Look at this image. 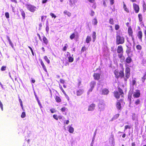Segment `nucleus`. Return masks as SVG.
Returning <instances> with one entry per match:
<instances>
[{"label": "nucleus", "instance_id": "obj_1", "mask_svg": "<svg viewBox=\"0 0 146 146\" xmlns=\"http://www.w3.org/2000/svg\"><path fill=\"white\" fill-rule=\"evenodd\" d=\"M116 43L117 45L123 44L125 41V38L124 36L119 35L117 32H116Z\"/></svg>", "mask_w": 146, "mask_h": 146}, {"label": "nucleus", "instance_id": "obj_2", "mask_svg": "<svg viewBox=\"0 0 146 146\" xmlns=\"http://www.w3.org/2000/svg\"><path fill=\"white\" fill-rule=\"evenodd\" d=\"M114 73L115 75V78L117 79L119 78L121 79L124 76L123 69L119 71L118 70L116 69L114 71Z\"/></svg>", "mask_w": 146, "mask_h": 146}, {"label": "nucleus", "instance_id": "obj_3", "mask_svg": "<svg viewBox=\"0 0 146 146\" xmlns=\"http://www.w3.org/2000/svg\"><path fill=\"white\" fill-rule=\"evenodd\" d=\"M125 76L123 78L125 81L126 82L128 79L129 78L130 75V69L128 67H127L125 68Z\"/></svg>", "mask_w": 146, "mask_h": 146}, {"label": "nucleus", "instance_id": "obj_4", "mask_svg": "<svg viewBox=\"0 0 146 146\" xmlns=\"http://www.w3.org/2000/svg\"><path fill=\"white\" fill-rule=\"evenodd\" d=\"M27 9L32 12H34L36 9V7L34 5L31 4H27L26 5Z\"/></svg>", "mask_w": 146, "mask_h": 146}, {"label": "nucleus", "instance_id": "obj_5", "mask_svg": "<svg viewBox=\"0 0 146 146\" xmlns=\"http://www.w3.org/2000/svg\"><path fill=\"white\" fill-rule=\"evenodd\" d=\"M123 100L121 99L117 101L115 106L117 109L118 110H121L122 108L121 103L123 102Z\"/></svg>", "mask_w": 146, "mask_h": 146}, {"label": "nucleus", "instance_id": "obj_6", "mask_svg": "<svg viewBox=\"0 0 146 146\" xmlns=\"http://www.w3.org/2000/svg\"><path fill=\"white\" fill-rule=\"evenodd\" d=\"M128 33L129 36L131 37L132 40L134 42L135 41L134 36L133 35V31L131 27H129L128 28Z\"/></svg>", "mask_w": 146, "mask_h": 146}, {"label": "nucleus", "instance_id": "obj_7", "mask_svg": "<svg viewBox=\"0 0 146 146\" xmlns=\"http://www.w3.org/2000/svg\"><path fill=\"white\" fill-rule=\"evenodd\" d=\"M93 76L94 80H98L100 78L101 74L98 73H94Z\"/></svg>", "mask_w": 146, "mask_h": 146}, {"label": "nucleus", "instance_id": "obj_8", "mask_svg": "<svg viewBox=\"0 0 146 146\" xmlns=\"http://www.w3.org/2000/svg\"><path fill=\"white\" fill-rule=\"evenodd\" d=\"M90 88L89 90V92H91L92 91L93 89L94 88L96 85V82L94 81H92L90 84Z\"/></svg>", "mask_w": 146, "mask_h": 146}, {"label": "nucleus", "instance_id": "obj_9", "mask_svg": "<svg viewBox=\"0 0 146 146\" xmlns=\"http://www.w3.org/2000/svg\"><path fill=\"white\" fill-rule=\"evenodd\" d=\"M133 6L135 13H138L139 12L140 9L139 6L135 3H133Z\"/></svg>", "mask_w": 146, "mask_h": 146}, {"label": "nucleus", "instance_id": "obj_10", "mask_svg": "<svg viewBox=\"0 0 146 146\" xmlns=\"http://www.w3.org/2000/svg\"><path fill=\"white\" fill-rule=\"evenodd\" d=\"M140 96V90L137 89L135 90V92H134L133 94V96L134 98H138Z\"/></svg>", "mask_w": 146, "mask_h": 146}, {"label": "nucleus", "instance_id": "obj_11", "mask_svg": "<svg viewBox=\"0 0 146 146\" xmlns=\"http://www.w3.org/2000/svg\"><path fill=\"white\" fill-rule=\"evenodd\" d=\"M117 51L118 54L123 53V50L122 46L121 45L118 46L117 47Z\"/></svg>", "mask_w": 146, "mask_h": 146}, {"label": "nucleus", "instance_id": "obj_12", "mask_svg": "<svg viewBox=\"0 0 146 146\" xmlns=\"http://www.w3.org/2000/svg\"><path fill=\"white\" fill-rule=\"evenodd\" d=\"M113 94L115 97L117 99H119L120 98V95H121L122 97H123V95L120 94V93L117 91H114L113 92Z\"/></svg>", "mask_w": 146, "mask_h": 146}, {"label": "nucleus", "instance_id": "obj_13", "mask_svg": "<svg viewBox=\"0 0 146 146\" xmlns=\"http://www.w3.org/2000/svg\"><path fill=\"white\" fill-rule=\"evenodd\" d=\"M133 61L131 57L129 55L126 58L125 62V64H130Z\"/></svg>", "mask_w": 146, "mask_h": 146}, {"label": "nucleus", "instance_id": "obj_14", "mask_svg": "<svg viewBox=\"0 0 146 146\" xmlns=\"http://www.w3.org/2000/svg\"><path fill=\"white\" fill-rule=\"evenodd\" d=\"M96 105L95 104L92 103L89 106L88 110V111H92L95 108Z\"/></svg>", "mask_w": 146, "mask_h": 146}, {"label": "nucleus", "instance_id": "obj_15", "mask_svg": "<svg viewBox=\"0 0 146 146\" xmlns=\"http://www.w3.org/2000/svg\"><path fill=\"white\" fill-rule=\"evenodd\" d=\"M137 36L138 38L141 41L143 37V33L141 31H138L137 34Z\"/></svg>", "mask_w": 146, "mask_h": 146}, {"label": "nucleus", "instance_id": "obj_16", "mask_svg": "<svg viewBox=\"0 0 146 146\" xmlns=\"http://www.w3.org/2000/svg\"><path fill=\"white\" fill-rule=\"evenodd\" d=\"M126 47L127 48L126 50V53L127 54V56L129 55V54L130 53L132 52V51L131 50V48L130 47H129L127 46L126 45Z\"/></svg>", "mask_w": 146, "mask_h": 146}, {"label": "nucleus", "instance_id": "obj_17", "mask_svg": "<svg viewBox=\"0 0 146 146\" xmlns=\"http://www.w3.org/2000/svg\"><path fill=\"white\" fill-rule=\"evenodd\" d=\"M84 90L83 89H80L76 91V95L77 96L81 95L84 93Z\"/></svg>", "mask_w": 146, "mask_h": 146}, {"label": "nucleus", "instance_id": "obj_18", "mask_svg": "<svg viewBox=\"0 0 146 146\" xmlns=\"http://www.w3.org/2000/svg\"><path fill=\"white\" fill-rule=\"evenodd\" d=\"M109 92V91L108 89L106 88H104L102 90V94L107 95Z\"/></svg>", "mask_w": 146, "mask_h": 146}, {"label": "nucleus", "instance_id": "obj_19", "mask_svg": "<svg viewBox=\"0 0 146 146\" xmlns=\"http://www.w3.org/2000/svg\"><path fill=\"white\" fill-rule=\"evenodd\" d=\"M105 105L103 103H100L98 104V107L100 111L102 110L105 108Z\"/></svg>", "mask_w": 146, "mask_h": 146}, {"label": "nucleus", "instance_id": "obj_20", "mask_svg": "<svg viewBox=\"0 0 146 146\" xmlns=\"http://www.w3.org/2000/svg\"><path fill=\"white\" fill-rule=\"evenodd\" d=\"M40 62L41 64V65L44 70L46 72H47V70L46 68V67L44 65V64L43 61L41 59L40 60Z\"/></svg>", "mask_w": 146, "mask_h": 146}, {"label": "nucleus", "instance_id": "obj_21", "mask_svg": "<svg viewBox=\"0 0 146 146\" xmlns=\"http://www.w3.org/2000/svg\"><path fill=\"white\" fill-rule=\"evenodd\" d=\"M92 41L93 42H94L95 41L96 38V33L94 31L92 32Z\"/></svg>", "mask_w": 146, "mask_h": 146}, {"label": "nucleus", "instance_id": "obj_22", "mask_svg": "<svg viewBox=\"0 0 146 146\" xmlns=\"http://www.w3.org/2000/svg\"><path fill=\"white\" fill-rule=\"evenodd\" d=\"M42 41L44 43L45 45H47L48 43V41L47 39L46 38V37L44 36L42 38Z\"/></svg>", "mask_w": 146, "mask_h": 146}, {"label": "nucleus", "instance_id": "obj_23", "mask_svg": "<svg viewBox=\"0 0 146 146\" xmlns=\"http://www.w3.org/2000/svg\"><path fill=\"white\" fill-rule=\"evenodd\" d=\"M92 40L91 37L90 36H87L86 39V42L87 43H89Z\"/></svg>", "mask_w": 146, "mask_h": 146}, {"label": "nucleus", "instance_id": "obj_24", "mask_svg": "<svg viewBox=\"0 0 146 146\" xmlns=\"http://www.w3.org/2000/svg\"><path fill=\"white\" fill-rule=\"evenodd\" d=\"M76 2V0H69V4L71 6H72Z\"/></svg>", "mask_w": 146, "mask_h": 146}, {"label": "nucleus", "instance_id": "obj_25", "mask_svg": "<svg viewBox=\"0 0 146 146\" xmlns=\"http://www.w3.org/2000/svg\"><path fill=\"white\" fill-rule=\"evenodd\" d=\"M7 38L8 41L9 42V44L11 45L12 48H13L14 46L13 44L10 40L9 37L8 36H7Z\"/></svg>", "mask_w": 146, "mask_h": 146}, {"label": "nucleus", "instance_id": "obj_26", "mask_svg": "<svg viewBox=\"0 0 146 146\" xmlns=\"http://www.w3.org/2000/svg\"><path fill=\"white\" fill-rule=\"evenodd\" d=\"M92 23L93 25H96L98 23L97 20L96 18H94L92 21Z\"/></svg>", "mask_w": 146, "mask_h": 146}, {"label": "nucleus", "instance_id": "obj_27", "mask_svg": "<svg viewBox=\"0 0 146 146\" xmlns=\"http://www.w3.org/2000/svg\"><path fill=\"white\" fill-rule=\"evenodd\" d=\"M63 13L64 14L67 15L69 17H70L71 15V13L67 10L64 11Z\"/></svg>", "mask_w": 146, "mask_h": 146}, {"label": "nucleus", "instance_id": "obj_28", "mask_svg": "<svg viewBox=\"0 0 146 146\" xmlns=\"http://www.w3.org/2000/svg\"><path fill=\"white\" fill-rule=\"evenodd\" d=\"M55 99L56 102L60 103L61 102V100L59 96H56L55 98Z\"/></svg>", "mask_w": 146, "mask_h": 146}, {"label": "nucleus", "instance_id": "obj_29", "mask_svg": "<svg viewBox=\"0 0 146 146\" xmlns=\"http://www.w3.org/2000/svg\"><path fill=\"white\" fill-rule=\"evenodd\" d=\"M142 6L143 8V11L144 12L146 10V4L144 1H143Z\"/></svg>", "mask_w": 146, "mask_h": 146}, {"label": "nucleus", "instance_id": "obj_30", "mask_svg": "<svg viewBox=\"0 0 146 146\" xmlns=\"http://www.w3.org/2000/svg\"><path fill=\"white\" fill-rule=\"evenodd\" d=\"M119 115V114H117L115 115L111 119V120L113 121L117 118Z\"/></svg>", "mask_w": 146, "mask_h": 146}, {"label": "nucleus", "instance_id": "obj_31", "mask_svg": "<svg viewBox=\"0 0 146 146\" xmlns=\"http://www.w3.org/2000/svg\"><path fill=\"white\" fill-rule=\"evenodd\" d=\"M138 17L139 22H141L143 20L142 15L141 13H139L138 15Z\"/></svg>", "mask_w": 146, "mask_h": 146}, {"label": "nucleus", "instance_id": "obj_32", "mask_svg": "<svg viewBox=\"0 0 146 146\" xmlns=\"http://www.w3.org/2000/svg\"><path fill=\"white\" fill-rule=\"evenodd\" d=\"M20 11L21 13V15L23 17V19H24L25 18V13L24 11L22 9L20 10Z\"/></svg>", "mask_w": 146, "mask_h": 146}, {"label": "nucleus", "instance_id": "obj_33", "mask_svg": "<svg viewBox=\"0 0 146 146\" xmlns=\"http://www.w3.org/2000/svg\"><path fill=\"white\" fill-rule=\"evenodd\" d=\"M146 72H145L144 74V75L141 78V81L143 83L144 82H145V81L146 80Z\"/></svg>", "mask_w": 146, "mask_h": 146}, {"label": "nucleus", "instance_id": "obj_34", "mask_svg": "<svg viewBox=\"0 0 146 146\" xmlns=\"http://www.w3.org/2000/svg\"><path fill=\"white\" fill-rule=\"evenodd\" d=\"M123 8L124 10L126 11L127 13H128L129 12V11L128 9L127 8L126 6V5L124 3V2H123Z\"/></svg>", "mask_w": 146, "mask_h": 146}, {"label": "nucleus", "instance_id": "obj_35", "mask_svg": "<svg viewBox=\"0 0 146 146\" xmlns=\"http://www.w3.org/2000/svg\"><path fill=\"white\" fill-rule=\"evenodd\" d=\"M68 131L70 133H73L74 131V128L70 126L69 128Z\"/></svg>", "mask_w": 146, "mask_h": 146}, {"label": "nucleus", "instance_id": "obj_36", "mask_svg": "<svg viewBox=\"0 0 146 146\" xmlns=\"http://www.w3.org/2000/svg\"><path fill=\"white\" fill-rule=\"evenodd\" d=\"M68 46V44H65L64 46L62 48V50L63 51H66L67 49Z\"/></svg>", "mask_w": 146, "mask_h": 146}, {"label": "nucleus", "instance_id": "obj_37", "mask_svg": "<svg viewBox=\"0 0 146 146\" xmlns=\"http://www.w3.org/2000/svg\"><path fill=\"white\" fill-rule=\"evenodd\" d=\"M136 49L138 50H141L142 49V46L139 44H137L136 46Z\"/></svg>", "mask_w": 146, "mask_h": 146}, {"label": "nucleus", "instance_id": "obj_38", "mask_svg": "<svg viewBox=\"0 0 146 146\" xmlns=\"http://www.w3.org/2000/svg\"><path fill=\"white\" fill-rule=\"evenodd\" d=\"M118 92H119L120 94H121L122 95L124 94L123 92V90L119 87H118Z\"/></svg>", "mask_w": 146, "mask_h": 146}, {"label": "nucleus", "instance_id": "obj_39", "mask_svg": "<svg viewBox=\"0 0 146 146\" xmlns=\"http://www.w3.org/2000/svg\"><path fill=\"white\" fill-rule=\"evenodd\" d=\"M109 23L110 24L113 25L114 24V21L113 18H110L109 20Z\"/></svg>", "mask_w": 146, "mask_h": 146}, {"label": "nucleus", "instance_id": "obj_40", "mask_svg": "<svg viewBox=\"0 0 146 146\" xmlns=\"http://www.w3.org/2000/svg\"><path fill=\"white\" fill-rule=\"evenodd\" d=\"M93 4L92 5H91V7L93 8L94 9H96V3L95 2L93 3H92Z\"/></svg>", "mask_w": 146, "mask_h": 146}, {"label": "nucleus", "instance_id": "obj_41", "mask_svg": "<svg viewBox=\"0 0 146 146\" xmlns=\"http://www.w3.org/2000/svg\"><path fill=\"white\" fill-rule=\"evenodd\" d=\"M131 98H132V94H130L129 93L128 95V99L129 100V102L130 103H131Z\"/></svg>", "mask_w": 146, "mask_h": 146}, {"label": "nucleus", "instance_id": "obj_42", "mask_svg": "<svg viewBox=\"0 0 146 146\" xmlns=\"http://www.w3.org/2000/svg\"><path fill=\"white\" fill-rule=\"evenodd\" d=\"M74 58L70 56L68 58V61L70 62H72L74 61Z\"/></svg>", "mask_w": 146, "mask_h": 146}, {"label": "nucleus", "instance_id": "obj_43", "mask_svg": "<svg viewBox=\"0 0 146 146\" xmlns=\"http://www.w3.org/2000/svg\"><path fill=\"white\" fill-rule=\"evenodd\" d=\"M44 58L48 64H49L50 63V61L46 56H45L44 57Z\"/></svg>", "mask_w": 146, "mask_h": 146}, {"label": "nucleus", "instance_id": "obj_44", "mask_svg": "<svg viewBox=\"0 0 146 146\" xmlns=\"http://www.w3.org/2000/svg\"><path fill=\"white\" fill-rule=\"evenodd\" d=\"M75 35L74 33H73L70 35V38L71 40H72L75 37Z\"/></svg>", "mask_w": 146, "mask_h": 146}, {"label": "nucleus", "instance_id": "obj_45", "mask_svg": "<svg viewBox=\"0 0 146 146\" xmlns=\"http://www.w3.org/2000/svg\"><path fill=\"white\" fill-rule=\"evenodd\" d=\"M140 100L139 99H137L135 102V104L136 105H137L140 104Z\"/></svg>", "mask_w": 146, "mask_h": 146}, {"label": "nucleus", "instance_id": "obj_46", "mask_svg": "<svg viewBox=\"0 0 146 146\" xmlns=\"http://www.w3.org/2000/svg\"><path fill=\"white\" fill-rule=\"evenodd\" d=\"M131 125H126L125 126V129H124V131H125L127 129H131Z\"/></svg>", "mask_w": 146, "mask_h": 146}, {"label": "nucleus", "instance_id": "obj_47", "mask_svg": "<svg viewBox=\"0 0 146 146\" xmlns=\"http://www.w3.org/2000/svg\"><path fill=\"white\" fill-rule=\"evenodd\" d=\"M50 15L52 18H53L54 19H55L56 17V16L54 14L52 13H50Z\"/></svg>", "mask_w": 146, "mask_h": 146}, {"label": "nucleus", "instance_id": "obj_48", "mask_svg": "<svg viewBox=\"0 0 146 146\" xmlns=\"http://www.w3.org/2000/svg\"><path fill=\"white\" fill-rule=\"evenodd\" d=\"M26 117V113L25 112H22L21 115V117L22 118H23L25 117Z\"/></svg>", "mask_w": 146, "mask_h": 146}, {"label": "nucleus", "instance_id": "obj_49", "mask_svg": "<svg viewBox=\"0 0 146 146\" xmlns=\"http://www.w3.org/2000/svg\"><path fill=\"white\" fill-rule=\"evenodd\" d=\"M115 29L116 30H118L120 28V26L118 24H116L115 26Z\"/></svg>", "mask_w": 146, "mask_h": 146}, {"label": "nucleus", "instance_id": "obj_50", "mask_svg": "<svg viewBox=\"0 0 146 146\" xmlns=\"http://www.w3.org/2000/svg\"><path fill=\"white\" fill-rule=\"evenodd\" d=\"M87 48H86L84 46L82 47L81 49V52H83L85 51L86 50H87Z\"/></svg>", "mask_w": 146, "mask_h": 146}, {"label": "nucleus", "instance_id": "obj_51", "mask_svg": "<svg viewBox=\"0 0 146 146\" xmlns=\"http://www.w3.org/2000/svg\"><path fill=\"white\" fill-rule=\"evenodd\" d=\"M6 68V66H3L1 68V70L2 71L5 70Z\"/></svg>", "mask_w": 146, "mask_h": 146}, {"label": "nucleus", "instance_id": "obj_52", "mask_svg": "<svg viewBox=\"0 0 146 146\" xmlns=\"http://www.w3.org/2000/svg\"><path fill=\"white\" fill-rule=\"evenodd\" d=\"M95 14V12H94L92 10L91 11V13L90 14V15L91 16H93Z\"/></svg>", "mask_w": 146, "mask_h": 146}, {"label": "nucleus", "instance_id": "obj_53", "mask_svg": "<svg viewBox=\"0 0 146 146\" xmlns=\"http://www.w3.org/2000/svg\"><path fill=\"white\" fill-rule=\"evenodd\" d=\"M5 15L6 18L7 19L9 17V14L8 12H6L5 13Z\"/></svg>", "mask_w": 146, "mask_h": 146}, {"label": "nucleus", "instance_id": "obj_54", "mask_svg": "<svg viewBox=\"0 0 146 146\" xmlns=\"http://www.w3.org/2000/svg\"><path fill=\"white\" fill-rule=\"evenodd\" d=\"M53 117L56 120H58V118L57 115H56L54 114L53 115Z\"/></svg>", "mask_w": 146, "mask_h": 146}, {"label": "nucleus", "instance_id": "obj_55", "mask_svg": "<svg viewBox=\"0 0 146 146\" xmlns=\"http://www.w3.org/2000/svg\"><path fill=\"white\" fill-rule=\"evenodd\" d=\"M118 54V57L119 58H121L123 56V53L119 54Z\"/></svg>", "mask_w": 146, "mask_h": 146}, {"label": "nucleus", "instance_id": "obj_56", "mask_svg": "<svg viewBox=\"0 0 146 146\" xmlns=\"http://www.w3.org/2000/svg\"><path fill=\"white\" fill-rule=\"evenodd\" d=\"M0 107L2 111L3 110V105L0 100Z\"/></svg>", "mask_w": 146, "mask_h": 146}, {"label": "nucleus", "instance_id": "obj_57", "mask_svg": "<svg viewBox=\"0 0 146 146\" xmlns=\"http://www.w3.org/2000/svg\"><path fill=\"white\" fill-rule=\"evenodd\" d=\"M66 109V108L65 107H63L60 110L62 112H64L65 111Z\"/></svg>", "mask_w": 146, "mask_h": 146}, {"label": "nucleus", "instance_id": "obj_58", "mask_svg": "<svg viewBox=\"0 0 146 146\" xmlns=\"http://www.w3.org/2000/svg\"><path fill=\"white\" fill-rule=\"evenodd\" d=\"M136 81L135 80H132V85L134 86L135 85H136Z\"/></svg>", "mask_w": 146, "mask_h": 146}, {"label": "nucleus", "instance_id": "obj_59", "mask_svg": "<svg viewBox=\"0 0 146 146\" xmlns=\"http://www.w3.org/2000/svg\"><path fill=\"white\" fill-rule=\"evenodd\" d=\"M59 86L61 90V91H62V92L63 93L65 91L63 89V88H62V86L60 84H59Z\"/></svg>", "mask_w": 146, "mask_h": 146}, {"label": "nucleus", "instance_id": "obj_60", "mask_svg": "<svg viewBox=\"0 0 146 146\" xmlns=\"http://www.w3.org/2000/svg\"><path fill=\"white\" fill-rule=\"evenodd\" d=\"M49 30V28L48 27V25H46V31L47 32H48Z\"/></svg>", "mask_w": 146, "mask_h": 146}, {"label": "nucleus", "instance_id": "obj_61", "mask_svg": "<svg viewBox=\"0 0 146 146\" xmlns=\"http://www.w3.org/2000/svg\"><path fill=\"white\" fill-rule=\"evenodd\" d=\"M50 111H51V113H53L54 112H55L56 111L55 110L54 108H52V109H50Z\"/></svg>", "mask_w": 146, "mask_h": 146}, {"label": "nucleus", "instance_id": "obj_62", "mask_svg": "<svg viewBox=\"0 0 146 146\" xmlns=\"http://www.w3.org/2000/svg\"><path fill=\"white\" fill-rule=\"evenodd\" d=\"M108 27L110 28V30L111 31V32H113V29L112 26L111 25H110L108 26Z\"/></svg>", "mask_w": 146, "mask_h": 146}, {"label": "nucleus", "instance_id": "obj_63", "mask_svg": "<svg viewBox=\"0 0 146 146\" xmlns=\"http://www.w3.org/2000/svg\"><path fill=\"white\" fill-rule=\"evenodd\" d=\"M60 82L62 83V84H64L65 82V81L63 79H60Z\"/></svg>", "mask_w": 146, "mask_h": 146}, {"label": "nucleus", "instance_id": "obj_64", "mask_svg": "<svg viewBox=\"0 0 146 146\" xmlns=\"http://www.w3.org/2000/svg\"><path fill=\"white\" fill-rule=\"evenodd\" d=\"M89 2L92 3L95 2V0H87Z\"/></svg>", "mask_w": 146, "mask_h": 146}]
</instances>
